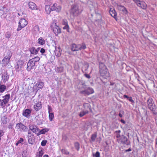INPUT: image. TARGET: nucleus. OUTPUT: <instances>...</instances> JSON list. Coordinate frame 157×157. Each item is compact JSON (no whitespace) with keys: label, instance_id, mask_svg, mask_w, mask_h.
<instances>
[{"label":"nucleus","instance_id":"nucleus-3","mask_svg":"<svg viewBox=\"0 0 157 157\" xmlns=\"http://www.w3.org/2000/svg\"><path fill=\"white\" fill-rule=\"evenodd\" d=\"M86 48V44L84 43H82L81 44H72L71 46V49L72 51H76L84 49Z\"/></svg>","mask_w":157,"mask_h":157},{"label":"nucleus","instance_id":"nucleus-59","mask_svg":"<svg viewBox=\"0 0 157 157\" xmlns=\"http://www.w3.org/2000/svg\"><path fill=\"white\" fill-rule=\"evenodd\" d=\"M129 97L127 95H124L123 96V98H127V99H128V98H129Z\"/></svg>","mask_w":157,"mask_h":157},{"label":"nucleus","instance_id":"nucleus-10","mask_svg":"<svg viewBox=\"0 0 157 157\" xmlns=\"http://www.w3.org/2000/svg\"><path fill=\"white\" fill-rule=\"evenodd\" d=\"M23 63V62L21 60H19L17 61L14 67L17 71H19L21 70Z\"/></svg>","mask_w":157,"mask_h":157},{"label":"nucleus","instance_id":"nucleus-60","mask_svg":"<svg viewBox=\"0 0 157 157\" xmlns=\"http://www.w3.org/2000/svg\"><path fill=\"white\" fill-rule=\"evenodd\" d=\"M121 121L122 123L124 124H125V121L123 119H121Z\"/></svg>","mask_w":157,"mask_h":157},{"label":"nucleus","instance_id":"nucleus-36","mask_svg":"<svg viewBox=\"0 0 157 157\" xmlns=\"http://www.w3.org/2000/svg\"><path fill=\"white\" fill-rule=\"evenodd\" d=\"M32 60L36 64V63L39 62L40 60V58L38 56H36L32 58Z\"/></svg>","mask_w":157,"mask_h":157},{"label":"nucleus","instance_id":"nucleus-55","mask_svg":"<svg viewBox=\"0 0 157 157\" xmlns=\"http://www.w3.org/2000/svg\"><path fill=\"white\" fill-rule=\"evenodd\" d=\"M23 139L22 138H21L19 140L17 141L18 143H21V142H23Z\"/></svg>","mask_w":157,"mask_h":157},{"label":"nucleus","instance_id":"nucleus-16","mask_svg":"<svg viewBox=\"0 0 157 157\" xmlns=\"http://www.w3.org/2000/svg\"><path fill=\"white\" fill-rule=\"evenodd\" d=\"M28 140L29 144H33L35 142L34 135H28Z\"/></svg>","mask_w":157,"mask_h":157},{"label":"nucleus","instance_id":"nucleus-54","mask_svg":"<svg viewBox=\"0 0 157 157\" xmlns=\"http://www.w3.org/2000/svg\"><path fill=\"white\" fill-rule=\"evenodd\" d=\"M45 52V50L44 48H42L40 50V52L42 54V55L43 54H44Z\"/></svg>","mask_w":157,"mask_h":157},{"label":"nucleus","instance_id":"nucleus-13","mask_svg":"<svg viewBox=\"0 0 157 157\" xmlns=\"http://www.w3.org/2000/svg\"><path fill=\"white\" fill-rule=\"evenodd\" d=\"M43 82H37L34 85V88L37 91L43 88L44 86Z\"/></svg>","mask_w":157,"mask_h":157},{"label":"nucleus","instance_id":"nucleus-51","mask_svg":"<svg viewBox=\"0 0 157 157\" xmlns=\"http://www.w3.org/2000/svg\"><path fill=\"white\" fill-rule=\"evenodd\" d=\"M124 111L123 110L120 111V113L118 114V116L121 117H122L124 115Z\"/></svg>","mask_w":157,"mask_h":157},{"label":"nucleus","instance_id":"nucleus-62","mask_svg":"<svg viewBox=\"0 0 157 157\" xmlns=\"http://www.w3.org/2000/svg\"><path fill=\"white\" fill-rule=\"evenodd\" d=\"M43 157H48V156L47 155H44Z\"/></svg>","mask_w":157,"mask_h":157},{"label":"nucleus","instance_id":"nucleus-49","mask_svg":"<svg viewBox=\"0 0 157 157\" xmlns=\"http://www.w3.org/2000/svg\"><path fill=\"white\" fill-rule=\"evenodd\" d=\"M11 36V33L10 32H7L6 33V37L7 38H9Z\"/></svg>","mask_w":157,"mask_h":157},{"label":"nucleus","instance_id":"nucleus-44","mask_svg":"<svg viewBox=\"0 0 157 157\" xmlns=\"http://www.w3.org/2000/svg\"><path fill=\"white\" fill-rule=\"evenodd\" d=\"M97 136L96 134H93L91 136V140L92 141H94L96 138Z\"/></svg>","mask_w":157,"mask_h":157},{"label":"nucleus","instance_id":"nucleus-12","mask_svg":"<svg viewBox=\"0 0 157 157\" xmlns=\"http://www.w3.org/2000/svg\"><path fill=\"white\" fill-rule=\"evenodd\" d=\"M31 112V109H27L23 111L22 113V115L25 117L28 118L30 117Z\"/></svg>","mask_w":157,"mask_h":157},{"label":"nucleus","instance_id":"nucleus-34","mask_svg":"<svg viewBox=\"0 0 157 157\" xmlns=\"http://www.w3.org/2000/svg\"><path fill=\"white\" fill-rule=\"evenodd\" d=\"M88 113V110H86L84 111L83 110L81 111L79 114V116L80 117H82Z\"/></svg>","mask_w":157,"mask_h":157},{"label":"nucleus","instance_id":"nucleus-1","mask_svg":"<svg viewBox=\"0 0 157 157\" xmlns=\"http://www.w3.org/2000/svg\"><path fill=\"white\" fill-rule=\"evenodd\" d=\"M99 72L103 78H107L110 76L105 66L102 63H100L99 64Z\"/></svg>","mask_w":157,"mask_h":157},{"label":"nucleus","instance_id":"nucleus-50","mask_svg":"<svg viewBox=\"0 0 157 157\" xmlns=\"http://www.w3.org/2000/svg\"><path fill=\"white\" fill-rule=\"evenodd\" d=\"M39 129L36 127L34 129V130L32 131L33 133L36 134L38 131H39Z\"/></svg>","mask_w":157,"mask_h":157},{"label":"nucleus","instance_id":"nucleus-4","mask_svg":"<svg viewBox=\"0 0 157 157\" xmlns=\"http://www.w3.org/2000/svg\"><path fill=\"white\" fill-rule=\"evenodd\" d=\"M147 106L148 108L153 112H155L156 109V106L154 103L153 99L149 98L147 101Z\"/></svg>","mask_w":157,"mask_h":157},{"label":"nucleus","instance_id":"nucleus-39","mask_svg":"<svg viewBox=\"0 0 157 157\" xmlns=\"http://www.w3.org/2000/svg\"><path fill=\"white\" fill-rule=\"evenodd\" d=\"M74 146L75 148L78 151L79 150L80 148V144L78 142H75L74 144Z\"/></svg>","mask_w":157,"mask_h":157},{"label":"nucleus","instance_id":"nucleus-17","mask_svg":"<svg viewBox=\"0 0 157 157\" xmlns=\"http://www.w3.org/2000/svg\"><path fill=\"white\" fill-rule=\"evenodd\" d=\"M118 10L121 11L123 14L126 15L128 13L127 10L124 6L121 5L118 6Z\"/></svg>","mask_w":157,"mask_h":157},{"label":"nucleus","instance_id":"nucleus-40","mask_svg":"<svg viewBox=\"0 0 157 157\" xmlns=\"http://www.w3.org/2000/svg\"><path fill=\"white\" fill-rule=\"evenodd\" d=\"M36 126L33 124H30L29 125V130H31L32 131L34 130V128L36 127Z\"/></svg>","mask_w":157,"mask_h":157},{"label":"nucleus","instance_id":"nucleus-41","mask_svg":"<svg viewBox=\"0 0 157 157\" xmlns=\"http://www.w3.org/2000/svg\"><path fill=\"white\" fill-rule=\"evenodd\" d=\"M83 106L85 108L87 107V109H90V104L88 103H85L83 104Z\"/></svg>","mask_w":157,"mask_h":157},{"label":"nucleus","instance_id":"nucleus-30","mask_svg":"<svg viewBox=\"0 0 157 157\" xmlns=\"http://www.w3.org/2000/svg\"><path fill=\"white\" fill-rule=\"evenodd\" d=\"M6 86L4 85H0V93H3L6 90Z\"/></svg>","mask_w":157,"mask_h":157},{"label":"nucleus","instance_id":"nucleus-22","mask_svg":"<svg viewBox=\"0 0 157 157\" xmlns=\"http://www.w3.org/2000/svg\"><path fill=\"white\" fill-rule=\"evenodd\" d=\"M2 78L3 82H4L5 83L8 80L9 75L8 74L7 72H4L3 73L2 75Z\"/></svg>","mask_w":157,"mask_h":157},{"label":"nucleus","instance_id":"nucleus-61","mask_svg":"<svg viewBox=\"0 0 157 157\" xmlns=\"http://www.w3.org/2000/svg\"><path fill=\"white\" fill-rule=\"evenodd\" d=\"M77 23V24L78 25H80L81 24V21H77V22H76L75 23V24H76V23Z\"/></svg>","mask_w":157,"mask_h":157},{"label":"nucleus","instance_id":"nucleus-6","mask_svg":"<svg viewBox=\"0 0 157 157\" xmlns=\"http://www.w3.org/2000/svg\"><path fill=\"white\" fill-rule=\"evenodd\" d=\"M15 128L17 131L20 132H26L28 130L27 127L21 122L16 124Z\"/></svg>","mask_w":157,"mask_h":157},{"label":"nucleus","instance_id":"nucleus-8","mask_svg":"<svg viewBox=\"0 0 157 157\" xmlns=\"http://www.w3.org/2000/svg\"><path fill=\"white\" fill-rule=\"evenodd\" d=\"M94 92L93 89L90 87H86V88L84 90L80 91V93L81 94L87 95L93 94Z\"/></svg>","mask_w":157,"mask_h":157},{"label":"nucleus","instance_id":"nucleus-9","mask_svg":"<svg viewBox=\"0 0 157 157\" xmlns=\"http://www.w3.org/2000/svg\"><path fill=\"white\" fill-rule=\"evenodd\" d=\"M36 63L32 60L30 59L27 64V71H29L32 69L35 68Z\"/></svg>","mask_w":157,"mask_h":157},{"label":"nucleus","instance_id":"nucleus-47","mask_svg":"<svg viewBox=\"0 0 157 157\" xmlns=\"http://www.w3.org/2000/svg\"><path fill=\"white\" fill-rule=\"evenodd\" d=\"M47 143V141L46 140H44L42 141L41 143V145L42 146H44Z\"/></svg>","mask_w":157,"mask_h":157},{"label":"nucleus","instance_id":"nucleus-45","mask_svg":"<svg viewBox=\"0 0 157 157\" xmlns=\"http://www.w3.org/2000/svg\"><path fill=\"white\" fill-rule=\"evenodd\" d=\"M61 151L63 154L65 155H68L69 153V152L67 150L65 149H62Z\"/></svg>","mask_w":157,"mask_h":157},{"label":"nucleus","instance_id":"nucleus-57","mask_svg":"<svg viewBox=\"0 0 157 157\" xmlns=\"http://www.w3.org/2000/svg\"><path fill=\"white\" fill-rule=\"evenodd\" d=\"M31 131L30 130H28V133L29 134L28 135H34V134H32Z\"/></svg>","mask_w":157,"mask_h":157},{"label":"nucleus","instance_id":"nucleus-19","mask_svg":"<svg viewBox=\"0 0 157 157\" xmlns=\"http://www.w3.org/2000/svg\"><path fill=\"white\" fill-rule=\"evenodd\" d=\"M29 7L30 9L32 10H37V7L36 4L33 2H29L28 3Z\"/></svg>","mask_w":157,"mask_h":157},{"label":"nucleus","instance_id":"nucleus-37","mask_svg":"<svg viewBox=\"0 0 157 157\" xmlns=\"http://www.w3.org/2000/svg\"><path fill=\"white\" fill-rule=\"evenodd\" d=\"M128 139L125 136H123L121 142L123 143L127 144Z\"/></svg>","mask_w":157,"mask_h":157},{"label":"nucleus","instance_id":"nucleus-11","mask_svg":"<svg viewBox=\"0 0 157 157\" xmlns=\"http://www.w3.org/2000/svg\"><path fill=\"white\" fill-rule=\"evenodd\" d=\"M136 3L138 6L143 9H145L147 8L146 4L144 2L138 0Z\"/></svg>","mask_w":157,"mask_h":157},{"label":"nucleus","instance_id":"nucleus-32","mask_svg":"<svg viewBox=\"0 0 157 157\" xmlns=\"http://www.w3.org/2000/svg\"><path fill=\"white\" fill-rule=\"evenodd\" d=\"M44 153L43 151L41 150L36 153V157H42Z\"/></svg>","mask_w":157,"mask_h":157},{"label":"nucleus","instance_id":"nucleus-46","mask_svg":"<svg viewBox=\"0 0 157 157\" xmlns=\"http://www.w3.org/2000/svg\"><path fill=\"white\" fill-rule=\"evenodd\" d=\"M128 100L131 102L132 105H134L135 103L134 101L132 99V98L131 97H129Z\"/></svg>","mask_w":157,"mask_h":157},{"label":"nucleus","instance_id":"nucleus-7","mask_svg":"<svg viewBox=\"0 0 157 157\" xmlns=\"http://www.w3.org/2000/svg\"><path fill=\"white\" fill-rule=\"evenodd\" d=\"M27 21L24 18H21L19 22V25L17 29V31H19L21 30L22 28L25 27L27 24Z\"/></svg>","mask_w":157,"mask_h":157},{"label":"nucleus","instance_id":"nucleus-5","mask_svg":"<svg viewBox=\"0 0 157 157\" xmlns=\"http://www.w3.org/2000/svg\"><path fill=\"white\" fill-rule=\"evenodd\" d=\"M51 28L52 29L53 31L56 35L61 32V30L59 27L57 25L55 21H54L51 25Z\"/></svg>","mask_w":157,"mask_h":157},{"label":"nucleus","instance_id":"nucleus-15","mask_svg":"<svg viewBox=\"0 0 157 157\" xmlns=\"http://www.w3.org/2000/svg\"><path fill=\"white\" fill-rule=\"evenodd\" d=\"M62 24L64 26L63 27V29H66L67 32H69V26L68 24L67 21L66 19H63L62 21Z\"/></svg>","mask_w":157,"mask_h":157},{"label":"nucleus","instance_id":"nucleus-28","mask_svg":"<svg viewBox=\"0 0 157 157\" xmlns=\"http://www.w3.org/2000/svg\"><path fill=\"white\" fill-rule=\"evenodd\" d=\"M45 9L46 13L49 14L52 10L50 6L49 5H47L45 6Z\"/></svg>","mask_w":157,"mask_h":157},{"label":"nucleus","instance_id":"nucleus-43","mask_svg":"<svg viewBox=\"0 0 157 157\" xmlns=\"http://www.w3.org/2000/svg\"><path fill=\"white\" fill-rule=\"evenodd\" d=\"M39 29L38 27V26L37 25H36L33 28V31L35 32H38L39 31Z\"/></svg>","mask_w":157,"mask_h":157},{"label":"nucleus","instance_id":"nucleus-31","mask_svg":"<svg viewBox=\"0 0 157 157\" xmlns=\"http://www.w3.org/2000/svg\"><path fill=\"white\" fill-rule=\"evenodd\" d=\"M6 53V55L5 57H6V58L7 57V58H8L9 59H10L12 56V53L11 51L9 50Z\"/></svg>","mask_w":157,"mask_h":157},{"label":"nucleus","instance_id":"nucleus-64","mask_svg":"<svg viewBox=\"0 0 157 157\" xmlns=\"http://www.w3.org/2000/svg\"><path fill=\"white\" fill-rule=\"evenodd\" d=\"M156 144L157 145V138H156L155 140Z\"/></svg>","mask_w":157,"mask_h":157},{"label":"nucleus","instance_id":"nucleus-14","mask_svg":"<svg viewBox=\"0 0 157 157\" xmlns=\"http://www.w3.org/2000/svg\"><path fill=\"white\" fill-rule=\"evenodd\" d=\"M61 10V7L59 5H58L57 4H54L51 7L52 11L55 10L57 12H59Z\"/></svg>","mask_w":157,"mask_h":157},{"label":"nucleus","instance_id":"nucleus-26","mask_svg":"<svg viewBox=\"0 0 157 157\" xmlns=\"http://www.w3.org/2000/svg\"><path fill=\"white\" fill-rule=\"evenodd\" d=\"M62 50L59 48H56L55 51L56 55L58 56L59 57L61 54Z\"/></svg>","mask_w":157,"mask_h":157},{"label":"nucleus","instance_id":"nucleus-63","mask_svg":"<svg viewBox=\"0 0 157 157\" xmlns=\"http://www.w3.org/2000/svg\"><path fill=\"white\" fill-rule=\"evenodd\" d=\"M20 144V143H18V141H17V143H16V145L17 146V145H18V144Z\"/></svg>","mask_w":157,"mask_h":157},{"label":"nucleus","instance_id":"nucleus-24","mask_svg":"<svg viewBox=\"0 0 157 157\" xmlns=\"http://www.w3.org/2000/svg\"><path fill=\"white\" fill-rule=\"evenodd\" d=\"M39 48H38L36 49L33 47H32L29 49V51L32 54H37L38 53V51L39 50Z\"/></svg>","mask_w":157,"mask_h":157},{"label":"nucleus","instance_id":"nucleus-33","mask_svg":"<svg viewBox=\"0 0 157 157\" xmlns=\"http://www.w3.org/2000/svg\"><path fill=\"white\" fill-rule=\"evenodd\" d=\"M7 117L4 116L2 117L1 118V121L2 123L4 124H6L7 122Z\"/></svg>","mask_w":157,"mask_h":157},{"label":"nucleus","instance_id":"nucleus-2","mask_svg":"<svg viewBox=\"0 0 157 157\" xmlns=\"http://www.w3.org/2000/svg\"><path fill=\"white\" fill-rule=\"evenodd\" d=\"M82 10L81 6L78 4H75L71 6V14L74 16H76L80 14Z\"/></svg>","mask_w":157,"mask_h":157},{"label":"nucleus","instance_id":"nucleus-56","mask_svg":"<svg viewBox=\"0 0 157 157\" xmlns=\"http://www.w3.org/2000/svg\"><path fill=\"white\" fill-rule=\"evenodd\" d=\"M84 75L86 77L88 78H90V76L89 75L86 74Z\"/></svg>","mask_w":157,"mask_h":157},{"label":"nucleus","instance_id":"nucleus-42","mask_svg":"<svg viewBox=\"0 0 157 157\" xmlns=\"http://www.w3.org/2000/svg\"><path fill=\"white\" fill-rule=\"evenodd\" d=\"M5 105L3 101L1 99H0V107L3 108L5 106Z\"/></svg>","mask_w":157,"mask_h":157},{"label":"nucleus","instance_id":"nucleus-52","mask_svg":"<svg viewBox=\"0 0 157 157\" xmlns=\"http://www.w3.org/2000/svg\"><path fill=\"white\" fill-rule=\"evenodd\" d=\"M94 156L95 157H100V153L98 151H97Z\"/></svg>","mask_w":157,"mask_h":157},{"label":"nucleus","instance_id":"nucleus-23","mask_svg":"<svg viewBox=\"0 0 157 157\" xmlns=\"http://www.w3.org/2000/svg\"><path fill=\"white\" fill-rule=\"evenodd\" d=\"M109 13L113 17L116 21H117V13L114 9H110L109 11Z\"/></svg>","mask_w":157,"mask_h":157},{"label":"nucleus","instance_id":"nucleus-21","mask_svg":"<svg viewBox=\"0 0 157 157\" xmlns=\"http://www.w3.org/2000/svg\"><path fill=\"white\" fill-rule=\"evenodd\" d=\"M10 97V94H7L3 97V99L2 100L5 105L8 102Z\"/></svg>","mask_w":157,"mask_h":157},{"label":"nucleus","instance_id":"nucleus-18","mask_svg":"<svg viewBox=\"0 0 157 157\" xmlns=\"http://www.w3.org/2000/svg\"><path fill=\"white\" fill-rule=\"evenodd\" d=\"M42 107V104L41 102L39 101L35 103L34 105V108L36 111H38L41 109Z\"/></svg>","mask_w":157,"mask_h":157},{"label":"nucleus","instance_id":"nucleus-53","mask_svg":"<svg viewBox=\"0 0 157 157\" xmlns=\"http://www.w3.org/2000/svg\"><path fill=\"white\" fill-rule=\"evenodd\" d=\"M13 124L10 123L8 126V128L10 129H12L13 128Z\"/></svg>","mask_w":157,"mask_h":157},{"label":"nucleus","instance_id":"nucleus-58","mask_svg":"<svg viewBox=\"0 0 157 157\" xmlns=\"http://www.w3.org/2000/svg\"><path fill=\"white\" fill-rule=\"evenodd\" d=\"M132 150V149H131V148H129L127 150H125V152H128V151H131Z\"/></svg>","mask_w":157,"mask_h":157},{"label":"nucleus","instance_id":"nucleus-35","mask_svg":"<svg viewBox=\"0 0 157 157\" xmlns=\"http://www.w3.org/2000/svg\"><path fill=\"white\" fill-rule=\"evenodd\" d=\"M63 67L60 66L57 67L56 69V71L58 72H61L63 71Z\"/></svg>","mask_w":157,"mask_h":157},{"label":"nucleus","instance_id":"nucleus-25","mask_svg":"<svg viewBox=\"0 0 157 157\" xmlns=\"http://www.w3.org/2000/svg\"><path fill=\"white\" fill-rule=\"evenodd\" d=\"M86 87V86L85 83L82 82L79 83L78 86V88L80 90V91L81 90H84Z\"/></svg>","mask_w":157,"mask_h":157},{"label":"nucleus","instance_id":"nucleus-38","mask_svg":"<svg viewBox=\"0 0 157 157\" xmlns=\"http://www.w3.org/2000/svg\"><path fill=\"white\" fill-rule=\"evenodd\" d=\"M54 117V114L53 113H49V119L50 121H52Z\"/></svg>","mask_w":157,"mask_h":157},{"label":"nucleus","instance_id":"nucleus-27","mask_svg":"<svg viewBox=\"0 0 157 157\" xmlns=\"http://www.w3.org/2000/svg\"><path fill=\"white\" fill-rule=\"evenodd\" d=\"M37 43L41 45H43L45 44V41L43 38L40 37L38 39Z\"/></svg>","mask_w":157,"mask_h":157},{"label":"nucleus","instance_id":"nucleus-20","mask_svg":"<svg viewBox=\"0 0 157 157\" xmlns=\"http://www.w3.org/2000/svg\"><path fill=\"white\" fill-rule=\"evenodd\" d=\"M10 59L6 58V57H4L2 61L1 64L2 67L6 66L10 62Z\"/></svg>","mask_w":157,"mask_h":157},{"label":"nucleus","instance_id":"nucleus-48","mask_svg":"<svg viewBox=\"0 0 157 157\" xmlns=\"http://www.w3.org/2000/svg\"><path fill=\"white\" fill-rule=\"evenodd\" d=\"M48 113H52V109L51 107L49 105H48Z\"/></svg>","mask_w":157,"mask_h":157},{"label":"nucleus","instance_id":"nucleus-29","mask_svg":"<svg viewBox=\"0 0 157 157\" xmlns=\"http://www.w3.org/2000/svg\"><path fill=\"white\" fill-rule=\"evenodd\" d=\"M49 131V129L48 128H44L40 130L39 131V134H37V135L38 136L40 134H45L46 132H47Z\"/></svg>","mask_w":157,"mask_h":157}]
</instances>
